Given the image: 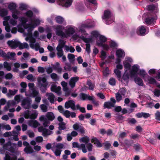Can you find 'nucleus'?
<instances>
[{
  "label": "nucleus",
  "instance_id": "obj_1",
  "mask_svg": "<svg viewBox=\"0 0 160 160\" xmlns=\"http://www.w3.org/2000/svg\"><path fill=\"white\" fill-rule=\"evenodd\" d=\"M64 27L60 25H57L55 28V33L57 35L61 37L62 38H67V35L69 36L70 35L73 34L75 32V30L72 28H69L66 31V34H65L63 30Z\"/></svg>",
  "mask_w": 160,
  "mask_h": 160
},
{
  "label": "nucleus",
  "instance_id": "obj_2",
  "mask_svg": "<svg viewBox=\"0 0 160 160\" xmlns=\"http://www.w3.org/2000/svg\"><path fill=\"white\" fill-rule=\"evenodd\" d=\"M158 4L157 3L151 4V26L154 25L157 18L156 13L158 12Z\"/></svg>",
  "mask_w": 160,
  "mask_h": 160
},
{
  "label": "nucleus",
  "instance_id": "obj_3",
  "mask_svg": "<svg viewBox=\"0 0 160 160\" xmlns=\"http://www.w3.org/2000/svg\"><path fill=\"white\" fill-rule=\"evenodd\" d=\"M147 9L148 11V12L144 13L142 16V19L143 22L147 25H150V5L147 7Z\"/></svg>",
  "mask_w": 160,
  "mask_h": 160
},
{
  "label": "nucleus",
  "instance_id": "obj_4",
  "mask_svg": "<svg viewBox=\"0 0 160 160\" xmlns=\"http://www.w3.org/2000/svg\"><path fill=\"white\" fill-rule=\"evenodd\" d=\"M38 131L39 132H42V135L45 137H47L53 133V132L48 129L43 128L41 126L38 128Z\"/></svg>",
  "mask_w": 160,
  "mask_h": 160
},
{
  "label": "nucleus",
  "instance_id": "obj_5",
  "mask_svg": "<svg viewBox=\"0 0 160 160\" xmlns=\"http://www.w3.org/2000/svg\"><path fill=\"white\" fill-rule=\"evenodd\" d=\"M64 107L66 109L71 108L73 111L76 110L75 102L73 100H68L65 102Z\"/></svg>",
  "mask_w": 160,
  "mask_h": 160
},
{
  "label": "nucleus",
  "instance_id": "obj_6",
  "mask_svg": "<svg viewBox=\"0 0 160 160\" xmlns=\"http://www.w3.org/2000/svg\"><path fill=\"white\" fill-rule=\"evenodd\" d=\"M32 102L31 100L29 98H25L21 102L22 107L25 109H29L31 108Z\"/></svg>",
  "mask_w": 160,
  "mask_h": 160
},
{
  "label": "nucleus",
  "instance_id": "obj_7",
  "mask_svg": "<svg viewBox=\"0 0 160 160\" xmlns=\"http://www.w3.org/2000/svg\"><path fill=\"white\" fill-rule=\"evenodd\" d=\"M19 41L14 39L9 40L7 42V44L12 49H15L19 47Z\"/></svg>",
  "mask_w": 160,
  "mask_h": 160
},
{
  "label": "nucleus",
  "instance_id": "obj_8",
  "mask_svg": "<svg viewBox=\"0 0 160 160\" xmlns=\"http://www.w3.org/2000/svg\"><path fill=\"white\" fill-rule=\"evenodd\" d=\"M37 80L38 82L41 84L40 87L47 88L48 82L45 78L39 77L38 78Z\"/></svg>",
  "mask_w": 160,
  "mask_h": 160
},
{
  "label": "nucleus",
  "instance_id": "obj_9",
  "mask_svg": "<svg viewBox=\"0 0 160 160\" xmlns=\"http://www.w3.org/2000/svg\"><path fill=\"white\" fill-rule=\"evenodd\" d=\"M139 70V66L134 65L132 66V70L130 72V75L131 77H135L137 75V72Z\"/></svg>",
  "mask_w": 160,
  "mask_h": 160
},
{
  "label": "nucleus",
  "instance_id": "obj_10",
  "mask_svg": "<svg viewBox=\"0 0 160 160\" xmlns=\"http://www.w3.org/2000/svg\"><path fill=\"white\" fill-rule=\"evenodd\" d=\"M146 27H147L144 26H141L138 27L137 31V34L142 36L145 35L146 31Z\"/></svg>",
  "mask_w": 160,
  "mask_h": 160
},
{
  "label": "nucleus",
  "instance_id": "obj_11",
  "mask_svg": "<svg viewBox=\"0 0 160 160\" xmlns=\"http://www.w3.org/2000/svg\"><path fill=\"white\" fill-rule=\"evenodd\" d=\"M139 74L143 77V79L145 81H148V84H150V77L148 75L145 71L143 70H140Z\"/></svg>",
  "mask_w": 160,
  "mask_h": 160
},
{
  "label": "nucleus",
  "instance_id": "obj_12",
  "mask_svg": "<svg viewBox=\"0 0 160 160\" xmlns=\"http://www.w3.org/2000/svg\"><path fill=\"white\" fill-rule=\"evenodd\" d=\"M79 79V78L78 77H72L69 81V84L72 88H73L75 86L76 82Z\"/></svg>",
  "mask_w": 160,
  "mask_h": 160
},
{
  "label": "nucleus",
  "instance_id": "obj_13",
  "mask_svg": "<svg viewBox=\"0 0 160 160\" xmlns=\"http://www.w3.org/2000/svg\"><path fill=\"white\" fill-rule=\"evenodd\" d=\"M79 96L80 99L83 101H85L87 99L89 100L91 99V96L83 92L80 93Z\"/></svg>",
  "mask_w": 160,
  "mask_h": 160
},
{
  "label": "nucleus",
  "instance_id": "obj_14",
  "mask_svg": "<svg viewBox=\"0 0 160 160\" xmlns=\"http://www.w3.org/2000/svg\"><path fill=\"white\" fill-rule=\"evenodd\" d=\"M72 0H65L60 5L65 7H69L72 3Z\"/></svg>",
  "mask_w": 160,
  "mask_h": 160
},
{
  "label": "nucleus",
  "instance_id": "obj_15",
  "mask_svg": "<svg viewBox=\"0 0 160 160\" xmlns=\"http://www.w3.org/2000/svg\"><path fill=\"white\" fill-rule=\"evenodd\" d=\"M55 20L57 23L60 24H62L65 22L64 18L60 16H58L56 17Z\"/></svg>",
  "mask_w": 160,
  "mask_h": 160
},
{
  "label": "nucleus",
  "instance_id": "obj_16",
  "mask_svg": "<svg viewBox=\"0 0 160 160\" xmlns=\"http://www.w3.org/2000/svg\"><path fill=\"white\" fill-rule=\"evenodd\" d=\"M136 116L137 118H139L142 117L147 118L149 117L150 114L147 113L141 112L137 113Z\"/></svg>",
  "mask_w": 160,
  "mask_h": 160
},
{
  "label": "nucleus",
  "instance_id": "obj_17",
  "mask_svg": "<svg viewBox=\"0 0 160 160\" xmlns=\"http://www.w3.org/2000/svg\"><path fill=\"white\" fill-rule=\"evenodd\" d=\"M104 108L110 109L112 107H114L113 103L110 102H104L103 104Z\"/></svg>",
  "mask_w": 160,
  "mask_h": 160
},
{
  "label": "nucleus",
  "instance_id": "obj_18",
  "mask_svg": "<svg viewBox=\"0 0 160 160\" xmlns=\"http://www.w3.org/2000/svg\"><path fill=\"white\" fill-rule=\"evenodd\" d=\"M116 55L118 58H122L124 57L125 53L122 49H119L117 50L116 52Z\"/></svg>",
  "mask_w": 160,
  "mask_h": 160
},
{
  "label": "nucleus",
  "instance_id": "obj_19",
  "mask_svg": "<svg viewBox=\"0 0 160 160\" xmlns=\"http://www.w3.org/2000/svg\"><path fill=\"white\" fill-rule=\"evenodd\" d=\"M23 151L27 154L32 153L34 152L32 148L30 146L26 147L24 148Z\"/></svg>",
  "mask_w": 160,
  "mask_h": 160
},
{
  "label": "nucleus",
  "instance_id": "obj_20",
  "mask_svg": "<svg viewBox=\"0 0 160 160\" xmlns=\"http://www.w3.org/2000/svg\"><path fill=\"white\" fill-rule=\"evenodd\" d=\"M46 117L48 120L51 121L53 120L55 118V116L52 112H48L46 115Z\"/></svg>",
  "mask_w": 160,
  "mask_h": 160
},
{
  "label": "nucleus",
  "instance_id": "obj_21",
  "mask_svg": "<svg viewBox=\"0 0 160 160\" xmlns=\"http://www.w3.org/2000/svg\"><path fill=\"white\" fill-rule=\"evenodd\" d=\"M90 139L89 137L87 136L82 137L79 139V141L81 142H83L85 144H88L89 142Z\"/></svg>",
  "mask_w": 160,
  "mask_h": 160
},
{
  "label": "nucleus",
  "instance_id": "obj_22",
  "mask_svg": "<svg viewBox=\"0 0 160 160\" xmlns=\"http://www.w3.org/2000/svg\"><path fill=\"white\" fill-rule=\"evenodd\" d=\"M134 80L135 83L138 85L140 86H142L143 85L142 80L139 77H135Z\"/></svg>",
  "mask_w": 160,
  "mask_h": 160
},
{
  "label": "nucleus",
  "instance_id": "obj_23",
  "mask_svg": "<svg viewBox=\"0 0 160 160\" xmlns=\"http://www.w3.org/2000/svg\"><path fill=\"white\" fill-rule=\"evenodd\" d=\"M97 45L99 47H102L104 49L108 50L109 49V47L108 45L103 43L102 42H99L98 41L96 42Z\"/></svg>",
  "mask_w": 160,
  "mask_h": 160
},
{
  "label": "nucleus",
  "instance_id": "obj_24",
  "mask_svg": "<svg viewBox=\"0 0 160 160\" xmlns=\"http://www.w3.org/2000/svg\"><path fill=\"white\" fill-rule=\"evenodd\" d=\"M32 92L31 93L29 96L32 98H35L39 94V92L36 90L34 88L31 89Z\"/></svg>",
  "mask_w": 160,
  "mask_h": 160
},
{
  "label": "nucleus",
  "instance_id": "obj_25",
  "mask_svg": "<svg viewBox=\"0 0 160 160\" xmlns=\"http://www.w3.org/2000/svg\"><path fill=\"white\" fill-rule=\"evenodd\" d=\"M19 47L20 49H22L24 48H29V45L27 42H24L23 43H22L19 42Z\"/></svg>",
  "mask_w": 160,
  "mask_h": 160
},
{
  "label": "nucleus",
  "instance_id": "obj_26",
  "mask_svg": "<svg viewBox=\"0 0 160 160\" xmlns=\"http://www.w3.org/2000/svg\"><path fill=\"white\" fill-rule=\"evenodd\" d=\"M111 15V12L108 10H106L104 11V19H108L110 17Z\"/></svg>",
  "mask_w": 160,
  "mask_h": 160
},
{
  "label": "nucleus",
  "instance_id": "obj_27",
  "mask_svg": "<svg viewBox=\"0 0 160 160\" xmlns=\"http://www.w3.org/2000/svg\"><path fill=\"white\" fill-rule=\"evenodd\" d=\"M17 5L15 3L12 2L8 5V8L11 11H14L17 8Z\"/></svg>",
  "mask_w": 160,
  "mask_h": 160
},
{
  "label": "nucleus",
  "instance_id": "obj_28",
  "mask_svg": "<svg viewBox=\"0 0 160 160\" xmlns=\"http://www.w3.org/2000/svg\"><path fill=\"white\" fill-rule=\"evenodd\" d=\"M75 56L74 54L71 53H68V58L69 60V62L71 63L74 62L75 60Z\"/></svg>",
  "mask_w": 160,
  "mask_h": 160
},
{
  "label": "nucleus",
  "instance_id": "obj_29",
  "mask_svg": "<svg viewBox=\"0 0 160 160\" xmlns=\"http://www.w3.org/2000/svg\"><path fill=\"white\" fill-rule=\"evenodd\" d=\"M87 84L89 86V89L90 90H93L94 88V84H93L91 80H88L87 81Z\"/></svg>",
  "mask_w": 160,
  "mask_h": 160
},
{
  "label": "nucleus",
  "instance_id": "obj_30",
  "mask_svg": "<svg viewBox=\"0 0 160 160\" xmlns=\"http://www.w3.org/2000/svg\"><path fill=\"white\" fill-rule=\"evenodd\" d=\"M65 66L64 67V69L66 71L70 72L72 70V67L70 63L66 62L65 63Z\"/></svg>",
  "mask_w": 160,
  "mask_h": 160
},
{
  "label": "nucleus",
  "instance_id": "obj_31",
  "mask_svg": "<svg viewBox=\"0 0 160 160\" xmlns=\"http://www.w3.org/2000/svg\"><path fill=\"white\" fill-rule=\"evenodd\" d=\"M0 56L5 59H9L10 56L8 55L2 50L0 49Z\"/></svg>",
  "mask_w": 160,
  "mask_h": 160
},
{
  "label": "nucleus",
  "instance_id": "obj_32",
  "mask_svg": "<svg viewBox=\"0 0 160 160\" xmlns=\"http://www.w3.org/2000/svg\"><path fill=\"white\" fill-rule=\"evenodd\" d=\"M8 14V11L4 8L0 9V15L2 17H4Z\"/></svg>",
  "mask_w": 160,
  "mask_h": 160
},
{
  "label": "nucleus",
  "instance_id": "obj_33",
  "mask_svg": "<svg viewBox=\"0 0 160 160\" xmlns=\"http://www.w3.org/2000/svg\"><path fill=\"white\" fill-rule=\"evenodd\" d=\"M34 28V27L32 26L31 27H30L28 29V33L27 34V35L28 37H31L32 36V31Z\"/></svg>",
  "mask_w": 160,
  "mask_h": 160
},
{
  "label": "nucleus",
  "instance_id": "obj_34",
  "mask_svg": "<svg viewBox=\"0 0 160 160\" xmlns=\"http://www.w3.org/2000/svg\"><path fill=\"white\" fill-rule=\"evenodd\" d=\"M3 66L8 71H10L11 70L12 68L11 65L6 61L4 62Z\"/></svg>",
  "mask_w": 160,
  "mask_h": 160
},
{
  "label": "nucleus",
  "instance_id": "obj_35",
  "mask_svg": "<svg viewBox=\"0 0 160 160\" xmlns=\"http://www.w3.org/2000/svg\"><path fill=\"white\" fill-rule=\"evenodd\" d=\"M151 84L156 85L160 88V84L158 83L155 79L151 78Z\"/></svg>",
  "mask_w": 160,
  "mask_h": 160
},
{
  "label": "nucleus",
  "instance_id": "obj_36",
  "mask_svg": "<svg viewBox=\"0 0 160 160\" xmlns=\"http://www.w3.org/2000/svg\"><path fill=\"white\" fill-rule=\"evenodd\" d=\"M59 129L60 130H64L66 129L65 123L64 122H60L58 123Z\"/></svg>",
  "mask_w": 160,
  "mask_h": 160
},
{
  "label": "nucleus",
  "instance_id": "obj_37",
  "mask_svg": "<svg viewBox=\"0 0 160 160\" xmlns=\"http://www.w3.org/2000/svg\"><path fill=\"white\" fill-rule=\"evenodd\" d=\"M66 42V41H64L62 39H60L58 41V45L63 48L65 47Z\"/></svg>",
  "mask_w": 160,
  "mask_h": 160
},
{
  "label": "nucleus",
  "instance_id": "obj_38",
  "mask_svg": "<svg viewBox=\"0 0 160 160\" xmlns=\"http://www.w3.org/2000/svg\"><path fill=\"white\" fill-rule=\"evenodd\" d=\"M76 110H79L82 113L86 112L85 109L84 107H81L79 104L76 105Z\"/></svg>",
  "mask_w": 160,
  "mask_h": 160
},
{
  "label": "nucleus",
  "instance_id": "obj_39",
  "mask_svg": "<svg viewBox=\"0 0 160 160\" xmlns=\"http://www.w3.org/2000/svg\"><path fill=\"white\" fill-rule=\"evenodd\" d=\"M55 96L52 93H50L48 96V99L51 103H53L54 101Z\"/></svg>",
  "mask_w": 160,
  "mask_h": 160
},
{
  "label": "nucleus",
  "instance_id": "obj_40",
  "mask_svg": "<svg viewBox=\"0 0 160 160\" xmlns=\"http://www.w3.org/2000/svg\"><path fill=\"white\" fill-rule=\"evenodd\" d=\"M115 96L117 102H120L122 98V96L119 92H117L115 94Z\"/></svg>",
  "mask_w": 160,
  "mask_h": 160
},
{
  "label": "nucleus",
  "instance_id": "obj_41",
  "mask_svg": "<svg viewBox=\"0 0 160 160\" xmlns=\"http://www.w3.org/2000/svg\"><path fill=\"white\" fill-rule=\"evenodd\" d=\"M114 72L118 78L120 79L121 78V72L119 70L117 69H115L114 70Z\"/></svg>",
  "mask_w": 160,
  "mask_h": 160
},
{
  "label": "nucleus",
  "instance_id": "obj_42",
  "mask_svg": "<svg viewBox=\"0 0 160 160\" xmlns=\"http://www.w3.org/2000/svg\"><path fill=\"white\" fill-rule=\"evenodd\" d=\"M25 15L28 18H31L33 16V13L32 11L31 10H28L26 13Z\"/></svg>",
  "mask_w": 160,
  "mask_h": 160
},
{
  "label": "nucleus",
  "instance_id": "obj_43",
  "mask_svg": "<svg viewBox=\"0 0 160 160\" xmlns=\"http://www.w3.org/2000/svg\"><path fill=\"white\" fill-rule=\"evenodd\" d=\"M133 143V141L132 140L126 139L124 141L125 144L128 147L132 146Z\"/></svg>",
  "mask_w": 160,
  "mask_h": 160
},
{
  "label": "nucleus",
  "instance_id": "obj_44",
  "mask_svg": "<svg viewBox=\"0 0 160 160\" xmlns=\"http://www.w3.org/2000/svg\"><path fill=\"white\" fill-rule=\"evenodd\" d=\"M19 20L21 22L22 25L26 24L28 21V19L24 17L20 18Z\"/></svg>",
  "mask_w": 160,
  "mask_h": 160
},
{
  "label": "nucleus",
  "instance_id": "obj_45",
  "mask_svg": "<svg viewBox=\"0 0 160 160\" xmlns=\"http://www.w3.org/2000/svg\"><path fill=\"white\" fill-rule=\"evenodd\" d=\"M104 147L105 149L106 150H109L110 148H112V147L111 146V144L108 142H106L104 143Z\"/></svg>",
  "mask_w": 160,
  "mask_h": 160
},
{
  "label": "nucleus",
  "instance_id": "obj_46",
  "mask_svg": "<svg viewBox=\"0 0 160 160\" xmlns=\"http://www.w3.org/2000/svg\"><path fill=\"white\" fill-rule=\"evenodd\" d=\"M67 118H69L70 116L71 112L68 110L64 111L62 113Z\"/></svg>",
  "mask_w": 160,
  "mask_h": 160
},
{
  "label": "nucleus",
  "instance_id": "obj_47",
  "mask_svg": "<svg viewBox=\"0 0 160 160\" xmlns=\"http://www.w3.org/2000/svg\"><path fill=\"white\" fill-rule=\"evenodd\" d=\"M100 42H102L103 43L107 41V38L103 36L100 35L99 36Z\"/></svg>",
  "mask_w": 160,
  "mask_h": 160
},
{
  "label": "nucleus",
  "instance_id": "obj_48",
  "mask_svg": "<svg viewBox=\"0 0 160 160\" xmlns=\"http://www.w3.org/2000/svg\"><path fill=\"white\" fill-rule=\"evenodd\" d=\"M123 65L125 68L128 69H130L131 66V64L127 62H123Z\"/></svg>",
  "mask_w": 160,
  "mask_h": 160
},
{
  "label": "nucleus",
  "instance_id": "obj_49",
  "mask_svg": "<svg viewBox=\"0 0 160 160\" xmlns=\"http://www.w3.org/2000/svg\"><path fill=\"white\" fill-rule=\"evenodd\" d=\"M82 27L83 28L89 29L92 28L93 27V25L90 23L84 24L82 25Z\"/></svg>",
  "mask_w": 160,
  "mask_h": 160
},
{
  "label": "nucleus",
  "instance_id": "obj_50",
  "mask_svg": "<svg viewBox=\"0 0 160 160\" xmlns=\"http://www.w3.org/2000/svg\"><path fill=\"white\" fill-rule=\"evenodd\" d=\"M40 107L41 110L43 112H46L48 111L47 107L44 104H42L40 105Z\"/></svg>",
  "mask_w": 160,
  "mask_h": 160
},
{
  "label": "nucleus",
  "instance_id": "obj_51",
  "mask_svg": "<svg viewBox=\"0 0 160 160\" xmlns=\"http://www.w3.org/2000/svg\"><path fill=\"white\" fill-rule=\"evenodd\" d=\"M85 128L83 126H81L78 131L80 132L81 134H84L85 133Z\"/></svg>",
  "mask_w": 160,
  "mask_h": 160
},
{
  "label": "nucleus",
  "instance_id": "obj_52",
  "mask_svg": "<svg viewBox=\"0 0 160 160\" xmlns=\"http://www.w3.org/2000/svg\"><path fill=\"white\" fill-rule=\"evenodd\" d=\"M30 111L29 110H27L24 112V116L25 118L28 119L29 118V117H30Z\"/></svg>",
  "mask_w": 160,
  "mask_h": 160
},
{
  "label": "nucleus",
  "instance_id": "obj_53",
  "mask_svg": "<svg viewBox=\"0 0 160 160\" xmlns=\"http://www.w3.org/2000/svg\"><path fill=\"white\" fill-rule=\"evenodd\" d=\"M27 8V5L24 4H21L20 5L19 9L22 10H26Z\"/></svg>",
  "mask_w": 160,
  "mask_h": 160
},
{
  "label": "nucleus",
  "instance_id": "obj_54",
  "mask_svg": "<svg viewBox=\"0 0 160 160\" xmlns=\"http://www.w3.org/2000/svg\"><path fill=\"white\" fill-rule=\"evenodd\" d=\"M83 41L87 43H88L90 42H92V39L91 38H86L83 37L82 38Z\"/></svg>",
  "mask_w": 160,
  "mask_h": 160
},
{
  "label": "nucleus",
  "instance_id": "obj_55",
  "mask_svg": "<svg viewBox=\"0 0 160 160\" xmlns=\"http://www.w3.org/2000/svg\"><path fill=\"white\" fill-rule=\"evenodd\" d=\"M109 83L111 85L114 86L116 84V81L114 78H111L109 80Z\"/></svg>",
  "mask_w": 160,
  "mask_h": 160
},
{
  "label": "nucleus",
  "instance_id": "obj_56",
  "mask_svg": "<svg viewBox=\"0 0 160 160\" xmlns=\"http://www.w3.org/2000/svg\"><path fill=\"white\" fill-rule=\"evenodd\" d=\"M127 92V89L125 88H122L120 90V94L122 96H125Z\"/></svg>",
  "mask_w": 160,
  "mask_h": 160
},
{
  "label": "nucleus",
  "instance_id": "obj_57",
  "mask_svg": "<svg viewBox=\"0 0 160 160\" xmlns=\"http://www.w3.org/2000/svg\"><path fill=\"white\" fill-rule=\"evenodd\" d=\"M40 24V21L39 19H37L34 20V22L32 24V25L34 28H35L38 25Z\"/></svg>",
  "mask_w": 160,
  "mask_h": 160
},
{
  "label": "nucleus",
  "instance_id": "obj_58",
  "mask_svg": "<svg viewBox=\"0 0 160 160\" xmlns=\"http://www.w3.org/2000/svg\"><path fill=\"white\" fill-rule=\"evenodd\" d=\"M88 2L91 3L94 6L95 9L97 8V3L96 2V0H88Z\"/></svg>",
  "mask_w": 160,
  "mask_h": 160
},
{
  "label": "nucleus",
  "instance_id": "obj_59",
  "mask_svg": "<svg viewBox=\"0 0 160 160\" xmlns=\"http://www.w3.org/2000/svg\"><path fill=\"white\" fill-rule=\"evenodd\" d=\"M80 148H82V152L83 153H85L87 152L85 144L83 143L81 144L80 146Z\"/></svg>",
  "mask_w": 160,
  "mask_h": 160
},
{
  "label": "nucleus",
  "instance_id": "obj_60",
  "mask_svg": "<svg viewBox=\"0 0 160 160\" xmlns=\"http://www.w3.org/2000/svg\"><path fill=\"white\" fill-rule=\"evenodd\" d=\"M62 151L60 149H56L54 153L56 156H60Z\"/></svg>",
  "mask_w": 160,
  "mask_h": 160
},
{
  "label": "nucleus",
  "instance_id": "obj_61",
  "mask_svg": "<svg viewBox=\"0 0 160 160\" xmlns=\"http://www.w3.org/2000/svg\"><path fill=\"white\" fill-rule=\"evenodd\" d=\"M11 142L10 141H8L6 144L3 145V148L5 149L8 150V146H11Z\"/></svg>",
  "mask_w": 160,
  "mask_h": 160
},
{
  "label": "nucleus",
  "instance_id": "obj_62",
  "mask_svg": "<svg viewBox=\"0 0 160 160\" xmlns=\"http://www.w3.org/2000/svg\"><path fill=\"white\" fill-rule=\"evenodd\" d=\"M86 51L89 54L90 52V45L89 43H86Z\"/></svg>",
  "mask_w": 160,
  "mask_h": 160
},
{
  "label": "nucleus",
  "instance_id": "obj_63",
  "mask_svg": "<svg viewBox=\"0 0 160 160\" xmlns=\"http://www.w3.org/2000/svg\"><path fill=\"white\" fill-rule=\"evenodd\" d=\"M38 71L39 73H43L44 72L45 70L43 67L39 66L38 68Z\"/></svg>",
  "mask_w": 160,
  "mask_h": 160
},
{
  "label": "nucleus",
  "instance_id": "obj_64",
  "mask_svg": "<svg viewBox=\"0 0 160 160\" xmlns=\"http://www.w3.org/2000/svg\"><path fill=\"white\" fill-rule=\"evenodd\" d=\"M153 93L155 96L157 97H159L160 95V90L156 89L153 91Z\"/></svg>",
  "mask_w": 160,
  "mask_h": 160
}]
</instances>
